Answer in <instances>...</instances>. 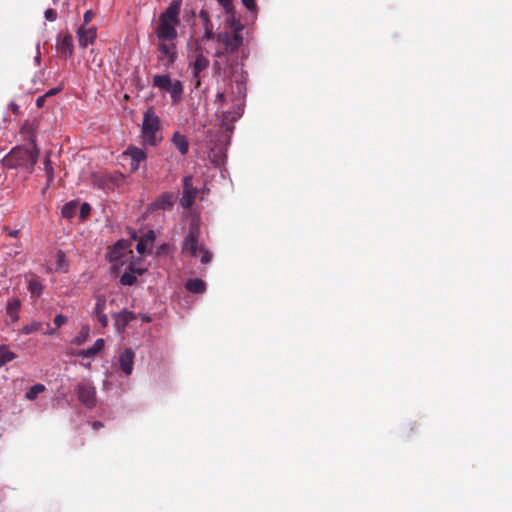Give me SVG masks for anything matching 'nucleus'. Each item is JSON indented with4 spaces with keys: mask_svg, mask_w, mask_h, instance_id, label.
Wrapping results in <instances>:
<instances>
[{
    "mask_svg": "<svg viewBox=\"0 0 512 512\" xmlns=\"http://www.w3.org/2000/svg\"><path fill=\"white\" fill-rule=\"evenodd\" d=\"M198 195V189L193 186V177L185 176L183 178V193L180 198V204L183 208L188 209L194 203Z\"/></svg>",
    "mask_w": 512,
    "mask_h": 512,
    "instance_id": "6e6552de",
    "label": "nucleus"
},
{
    "mask_svg": "<svg viewBox=\"0 0 512 512\" xmlns=\"http://www.w3.org/2000/svg\"><path fill=\"white\" fill-rule=\"evenodd\" d=\"M76 393L79 401L87 408L92 409L96 406V388L89 381H82L77 385Z\"/></svg>",
    "mask_w": 512,
    "mask_h": 512,
    "instance_id": "39448f33",
    "label": "nucleus"
},
{
    "mask_svg": "<svg viewBox=\"0 0 512 512\" xmlns=\"http://www.w3.org/2000/svg\"><path fill=\"white\" fill-rule=\"evenodd\" d=\"M216 37H217V35L214 34L213 28L204 29V37H203L204 40H206V41L216 40Z\"/></svg>",
    "mask_w": 512,
    "mask_h": 512,
    "instance_id": "ea45409f",
    "label": "nucleus"
},
{
    "mask_svg": "<svg viewBox=\"0 0 512 512\" xmlns=\"http://www.w3.org/2000/svg\"><path fill=\"white\" fill-rule=\"evenodd\" d=\"M171 142L181 155H186L188 153L189 143L185 135L179 132H174Z\"/></svg>",
    "mask_w": 512,
    "mask_h": 512,
    "instance_id": "aec40b11",
    "label": "nucleus"
},
{
    "mask_svg": "<svg viewBox=\"0 0 512 512\" xmlns=\"http://www.w3.org/2000/svg\"><path fill=\"white\" fill-rule=\"evenodd\" d=\"M135 353L131 348H126L119 355V366L121 371L129 376L133 372Z\"/></svg>",
    "mask_w": 512,
    "mask_h": 512,
    "instance_id": "4468645a",
    "label": "nucleus"
},
{
    "mask_svg": "<svg viewBox=\"0 0 512 512\" xmlns=\"http://www.w3.org/2000/svg\"><path fill=\"white\" fill-rule=\"evenodd\" d=\"M44 16H45L46 20L53 22L57 18V13L54 9L49 8L45 11Z\"/></svg>",
    "mask_w": 512,
    "mask_h": 512,
    "instance_id": "58836bf2",
    "label": "nucleus"
},
{
    "mask_svg": "<svg viewBox=\"0 0 512 512\" xmlns=\"http://www.w3.org/2000/svg\"><path fill=\"white\" fill-rule=\"evenodd\" d=\"M115 320V327L118 332L122 333L125 331L127 325L135 319V315L133 312L128 310H123L119 313L113 314Z\"/></svg>",
    "mask_w": 512,
    "mask_h": 512,
    "instance_id": "dca6fc26",
    "label": "nucleus"
},
{
    "mask_svg": "<svg viewBox=\"0 0 512 512\" xmlns=\"http://www.w3.org/2000/svg\"><path fill=\"white\" fill-rule=\"evenodd\" d=\"M58 259V265L61 266L62 263L65 261V254L62 251H59L57 254Z\"/></svg>",
    "mask_w": 512,
    "mask_h": 512,
    "instance_id": "49530a36",
    "label": "nucleus"
},
{
    "mask_svg": "<svg viewBox=\"0 0 512 512\" xmlns=\"http://www.w3.org/2000/svg\"><path fill=\"white\" fill-rule=\"evenodd\" d=\"M50 154L51 152L46 153L44 158V171L46 174L47 182L46 186L43 189V193L51 186V184L54 181V168L52 166L51 160H50Z\"/></svg>",
    "mask_w": 512,
    "mask_h": 512,
    "instance_id": "4be33fe9",
    "label": "nucleus"
},
{
    "mask_svg": "<svg viewBox=\"0 0 512 512\" xmlns=\"http://www.w3.org/2000/svg\"><path fill=\"white\" fill-rule=\"evenodd\" d=\"M20 307L21 302L18 298H14L8 302L6 306V313L13 321L18 320Z\"/></svg>",
    "mask_w": 512,
    "mask_h": 512,
    "instance_id": "a878e982",
    "label": "nucleus"
},
{
    "mask_svg": "<svg viewBox=\"0 0 512 512\" xmlns=\"http://www.w3.org/2000/svg\"><path fill=\"white\" fill-rule=\"evenodd\" d=\"M142 320H143V321H146V322H149V321H150V318L145 316V317H143V318H142Z\"/></svg>",
    "mask_w": 512,
    "mask_h": 512,
    "instance_id": "603ef678",
    "label": "nucleus"
},
{
    "mask_svg": "<svg viewBox=\"0 0 512 512\" xmlns=\"http://www.w3.org/2000/svg\"><path fill=\"white\" fill-rule=\"evenodd\" d=\"M181 3L182 0H172L159 19H164L165 22L178 25Z\"/></svg>",
    "mask_w": 512,
    "mask_h": 512,
    "instance_id": "ddd939ff",
    "label": "nucleus"
},
{
    "mask_svg": "<svg viewBox=\"0 0 512 512\" xmlns=\"http://www.w3.org/2000/svg\"><path fill=\"white\" fill-rule=\"evenodd\" d=\"M185 287L189 292L196 293V294H202L206 290L205 282L199 278L189 279L186 282Z\"/></svg>",
    "mask_w": 512,
    "mask_h": 512,
    "instance_id": "5701e85b",
    "label": "nucleus"
},
{
    "mask_svg": "<svg viewBox=\"0 0 512 512\" xmlns=\"http://www.w3.org/2000/svg\"><path fill=\"white\" fill-rule=\"evenodd\" d=\"M171 84H172V80H171V77L169 76V74L155 75L153 77V85L155 87L159 88L160 90L167 92L169 90V87L171 86Z\"/></svg>",
    "mask_w": 512,
    "mask_h": 512,
    "instance_id": "393cba45",
    "label": "nucleus"
},
{
    "mask_svg": "<svg viewBox=\"0 0 512 512\" xmlns=\"http://www.w3.org/2000/svg\"><path fill=\"white\" fill-rule=\"evenodd\" d=\"M160 129V119L155 114L153 108H149L144 113L142 123V135L146 143L155 146L157 144L156 133Z\"/></svg>",
    "mask_w": 512,
    "mask_h": 512,
    "instance_id": "7ed1b4c3",
    "label": "nucleus"
},
{
    "mask_svg": "<svg viewBox=\"0 0 512 512\" xmlns=\"http://www.w3.org/2000/svg\"><path fill=\"white\" fill-rule=\"evenodd\" d=\"M175 203V195L170 192L163 193L153 203L155 209L170 210Z\"/></svg>",
    "mask_w": 512,
    "mask_h": 512,
    "instance_id": "6ab92c4d",
    "label": "nucleus"
},
{
    "mask_svg": "<svg viewBox=\"0 0 512 512\" xmlns=\"http://www.w3.org/2000/svg\"><path fill=\"white\" fill-rule=\"evenodd\" d=\"M45 389L46 388L43 384H35L26 392V398L28 400H35L40 393L45 391Z\"/></svg>",
    "mask_w": 512,
    "mask_h": 512,
    "instance_id": "c756f323",
    "label": "nucleus"
},
{
    "mask_svg": "<svg viewBox=\"0 0 512 512\" xmlns=\"http://www.w3.org/2000/svg\"><path fill=\"white\" fill-rule=\"evenodd\" d=\"M155 241V233L153 230H148L143 236L140 238L136 245V250L139 254H144L147 251H150L153 243Z\"/></svg>",
    "mask_w": 512,
    "mask_h": 512,
    "instance_id": "a211bd4d",
    "label": "nucleus"
},
{
    "mask_svg": "<svg viewBox=\"0 0 512 512\" xmlns=\"http://www.w3.org/2000/svg\"><path fill=\"white\" fill-rule=\"evenodd\" d=\"M167 92L170 94L172 103H178L181 100L183 94L182 83L179 80L172 82Z\"/></svg>",
    "mask_w": 512,
    "mask_h": 512,
    "instance_id": "b1692460",
    "label": "nucleus"
},
{
    "mask_svg": "<svg viewBox=\"0 0 512 512\" xmlns=\"http://www.w3.org/2000/svg\"><path fill=\"white\" fill-rule=\"evenodd\" d=\"M57 51L61 57L67 59L73 55V37L70 33L58 34L56 42Z\"/></svg>",
    "mask_w": 512,
    "mask_h": 512,
    "instance_id": "9d476101",
    "label": "nucleus"
},
{
    "mask_svg": "<svg viewBox=\"0 0 512 512\" xmlns=\"http://www.w3.org/2000/svg\"><path fill=\"white\" fill-rule=\"evenodd\" d=\"M10 107H11V110H12V112H13L14 114H16V115H17V114H19V112H20V108H19V106H18L16 103L12 102V103L10 104Z\"/></svg>",
    "mask_w": 512,
    "mask_h": 512,
    "instance_id": "de8ad7c7",
    "label": "nucleus"
},
{
    "mask_svg": "<svg viewBox=\"0 0 512 512\" xmlns=\"http://www.w3.org/2000/svg\"><path fill=\"white\" fill-rule=\"evenodd\" d=\"M63 90V85H59L58 87H55V88H52L50 90H48L44 95L47 97H51V96H54L56 94H58L59 92H61Z\"/></svg>",
    "mask_w": 512,
    "mask_h": 512,
    "instance_id": "37998d69",
    "label": "nucleus"
},
{
    "mask_svg": "<svg viewBox=\"0 0 512 512\" xmlns=\"http://www.w3.org/2000/svg\"><path fill=\"white\" fill-rule=\"evenodd\" d=\"M78 42L81 48H86L89 44H93L97 37V30L95 27L86 28L81 26L77 30Z\"/></svg>",
    "mask_w": 512,
    "mask_h": 512,
    "instance_id": "2eb2a0df",
    "label": "nucleus"
},
{
    "mask_svg": "<svg viewBox=\"0 0 512 512\" xmlns=\"http://www.w3.org/2000/svg\"><path fill=\"white\" fill-rule=\"evenodd\" d=\"M93 17H94V14L91 10L86 11L84 14V17H83V20H84L83 26L89 24L92 21Z\"/></svg>",
    "mask_w": 512,
    "mask_h": 512,
    "instance_id": "c03bdc74",
    "label": "nucleus"
},
{
    "mask_svg": "<svg viewBox=\"0 0 512 512\" xmlns=\"http://www.w3.org/2000/svg\"><path fill=\"white\" fill-rule=\"evenodd\" d=\"M16 358V354L8 349L6 345H0V368Z\"/></svg>",
    "mask_w": 512,
    "mask_h": 512,
    "instance_id": "bb28decb",
    "label": "nucleus"
},
{
    "mask_svg": "<svg viewBox=\"0 0 512 512\" xmlns=\"http://www.w3.org/2000/svg\"><path fill=\"white\" fill-rule=\"evenodd\" d=\"M90 212H91V206L86 202L82 203L80 206V218L86 219L88 217V215L90 214Z\"/></svg>",
    "mask_w": 512,
    "mask_h": 512,
    "instance_id": "c9c22d12",
    "label": "nucleus"
},
{
    "mask_svg": "<svg viewBox=\"0 0 512 512\" xmlns=\"http://www.w3.org/2000/svg\"><path fill=\"white\" fill-rule=\"evenodd\" d=\"M88 331H89L88 328H82L80 334L73 339L72 343H74L76 345L83 344L88 336Z\"/></svg>",
    "mask_w": 512,
    "mask_h": 512,
    "instance_id": "f704fd0d",
    "label": "nucleus"
},
{
    "mask_svg": "<svg viewBox=\"0 0 512 512\" xmlns=\"http://www.w3.org/2000/svg\"><path fill=\"white\" fill-rule=\"evenodd\" d=\"M105 346V341L102 338H99L95 341L93 346L88 349L79 350L76 355L81 358H90L99 353Z\"/></svg>",
    "mask_w": 512,
    "mask_h": 512,
    "instance_id": "412c9836",
    "label": "nucleus"
},
{
    "mask_svg": "<svg viewBox=\"0 0 512 512\" xmlns=\"http://www.w3.org/2000/svg\"><path fill=\"white\" fill-rule=\"evenodd\" d=\"M246 97V84L243 76L234 80L232 85L231 101L234 107L237 109L235 114L239 117L240 111L243 106L244 99Z\"/></svg>",
    "mask_w": 512,
    "mask_h": 512,
    "instance_id": "0eeeda50",
    "label": "nucleus"
},
{
    "mask_svg": "<svg viewBox=\"0 0 512 512\" xmlns=\"http://www.w3.org/2000/svg\"><path fill=\"white\" fill-rule=\"evenodd\" d=\"M67 320L68 319L66 316H64L62 314H58L54 318V324H55L56 328H60L61 326L66 324Z\"/></svg>",
    "mask_w": 512,
    "mask_h": 512,
    "instance_id": "e433bc0d",
    "label": "nucleus"
},
{
    "mask_svg": "<svg viewBox=\"0 0 512 512\" xmlns=\"http://www.w3.org/2000/svg\"><path fill=\"white\" fill-rule=\"evenodd\" d=\"M226 102H227V96H226L225 92H223V91L218 92L216 95V98H215V103L224 105V104H226Z\"/></svg>",
    "mask_w": 512,
    "mask_h": 512,
    "instance_id": "a19ab883",
    "label": "nucleus"
},
{
    "mask_svg": "<svg viewBox=\"0 0 512 512\" xmlns=\"http://www.w3.org/2000/svg\"><path fill=\"white\" fill-rule=\"evenodd\" d=\"M210 61L207 57L204 56L202 52V48L198 47L196 49L195 61L192 63V74L193 78L196 80L195 86L198 88L201 85L200 81V73L206 70L209 67Z\"/></svg>",
    "mask_w": 512,
    "mask_h": 512,
    "instance_id": "1a4fd4ad",
    "label": "nucleus"
},
{
    "mask_svg": "<svg viewBox=\"0 0 512 512\" xmlns=\"http://www.w3.org/2000/svg\"><path fill=\"white\" fill-rule=\"evenodd\" d=\"M45 101H46V96L43 95V96H40L36 99V106L38 108H42L45 104Z\"/></svg>",
    "mask_w": 512,
    "mask_h": 512,
    "instance_id": "a18cd8bd",
    "label": "nucleus"
},
{
    "mask_svg": "<svg viewBox=\"0 0 512 512\" xmlns=\"http://www.w3.org/2000/svg\"><path fill=\"white\" fill-rule=\"evenodd\" d=\"M199 229L195 226H191L188 234L184 238L182 251L189 253L192 257L200 256L202 264H207L211 261V253L205 249L204 246L198 244Z\"/></svg>",
    "mask_w": 512,
    "mask_h": 512,
    "instance_id": "f03ea898",
    "label": "nucleus"
},
{
    "mask_svg": "<svg viewBox=\"0 0 512 512\" xmlns=\"http://www.w3.org/2000/svg\"><path fill=\"white\" fill-rule=\"evenodd\" d=\"M241 29L242 27H239L233 33L222 32L217 34L216 41L224 45V50L216 52L217 57H223L239 49L243 43V37L240 33Z\"/></svg>",
    "mask_w": 512,
    "mask_h": 512,
    "instance_id": "20e7f679",
    "label": "nucleus"
},
{
    "mask_svg": "<svg viewBox=\"0 0 512 512\" xmlns=\"http://www.w3.org/2000/svg\"><path fill=\"white\" fill-rule=\"evenodd\" d=\"M243 5L249 10V11H255L257 6L255 0H241Z\"/></svg>",
    "mask_w": 512,
    "mask_h": 512,
    "instance_id": "79ce46f5",
    "label": "nucleus"
},
{
    "mask_svg": "<svg viewBox=\"0 0 512 512\" xmlns=\"http://www.w3.org/2000/svg\"><path fill=\"white\" fill-rule=\"evenodd\" d=\"M21 133L29 136L30 147L19 145L14 147L4 158L3 165L8 169H24L28 174L33 173L39 158V148L35 142V136L31 129L23 126Z\"/></svg>",
    "mask_w": 512,
    "mask_h": 512,
    "instance_id": "f257e3e1",
    "label": "nucleus"
},
{
    "mask_svg": "<svg viewBox=\"0 0 512 512\" xmlns=\"http://www.w3.org/2000/svg\"><path fill=\"white\" fill-rule=\"evenodd\" d=\"M103 426H104L103 423L100 421H94L92 423V427L94 430H98V429L102 428Z\"/></svg>",
    "mask_w": 512,
    "mask_h": 512,
    "instance_id": "09e8293b",
    "label": "nucleus"
},
{
    "mask_svg": "<svg viewBox=\"0 0 512 512\" xmlns=\"http://www.w3.org/2000/svg\"><path fill=\"white\" fill-rule=\"evenodd\" d=\"M220 5H222L227 13H230L233 10V0H217Z\"/></svg>",
    "mask_w": 512,
    "mask_h": 512,
    "instance_id": "4c0bfd02",
    "label": "nucleus"
},
{
    "mask_svg": "<svg viewBox=\"0 0 512 512\" xmlns=\"http://www.w3.org/2000/svg\"><path fill=\"white\" fill-rule=\"evenodd\" d=\"M77 207V203L74 201L66 203L61 210L62 216L67 219L74 217L77 211Z\"/></svg>",
    "mask_w": 512,
    "mask_h": 512,
    "instance_id": "c85d7f7f",
    "label": "nucleus"
},
{
    "mask_svg": "<svg viewBox=\"0 0 512 512\" xmlns=\"http://www.w3.org/2000/svg\"><path fill=\"white\" fill-rule=\"evenodd\" d=\"M176 24L165 22L164 19H159V26L156 30V35L160 41H173L177 37Z\"/></svg>",
    "mask_w": 512,
    "mask_h": 512,
    "instance_id": "f8f14e48",
    "label": "nucleus"
},
{
    "mask_svg": "<svg viewBox=\"0 0 512 512\" xmlns=\"http://www.w3.org/2000/svg\"><path fill=\"white\" fill-rule=\"evenodd\" d=\"M18 234H19V231H18V230H11V231H9V232H8V235H9L10 237H14V238H15V237H17V236H18Z\"/></svg>",
    "mask_w": 512,
    "mask_h": 512,
    "instance_id": "8fccbe9b",
    "label": "nucleus"
},
{
    "mask_svg": "<svg viewBox=\"0 0 512 512\" xmlns=\"http://www.w3.org/2000/svg\"><path fill=\"white\" fill-rule=\"evenodd\" d=\"M28 290L32 297H39L42 294L43 286L36 278H31L28 282Z\"/></svg>",
    "mask_w": 512,
    "mask_h": 512,
    "instance_id": "cd10ccee",
    "label": "nucleus"
},
{
    "mask_svg": "<svg viewBox=\"0 0 512 512\" xmlns=\"http://www.w3.org/2000/svg\"><path fill=\"white\" fill-rule=\"evenodd\" d=\"M199 17L202 20L203 28L204 29L213 28V23H212V21L210 19V15H209V12L207 10L201 9L200 12H199Z\"/></svg>",
    "mask_w": 512,
    "mask_h": 512,
    "instance_id": "2f4dec72",
    "label": "nucleus"
},
{
    "mask_svg": "<svg viewBox=\"0 0 512 512\" xmlns=\"http://www.w3.org/2000/svg\"><path fill=\"white\" fill-rule=\"evenodd\" d=\"M137 278L132 273H124L121 278L120 282L123 285L131 286L136 282Z\"/></svg>",
    "mask_w": 512,
    "mask_h": 512,
    "instance_id": "72a5a7b5",
    "label": "nucleus"
},
{
    "mask_svg": "<svg viewBox=\"0 0 512 512\" xmlns=\"http://www.w3.org/2000/svg\"><path fill=\"white\" fill-rule=\"evenodd\" d=\"M41 323L40 322H37V321H33L27 325H25L23 328H22V332L26 335L28 334H32V333H35L37 331L40 330L41 328Z\"/></svg>",
    "mask_w": 512,
    "mask_h": 512,
    "instance_id": "473e14b6",
    "label": "nucleus"
},
{
    "mask_svg": "<svg viewBox=\"0 0 512 512\" xmlns=\"http://www.w3.org/2000/svg\"><path fill=\"white\" fill-rule=\"evenodd\" d=\"M57 328H50L45 332V334H49V335H52L54 334V332L56 331Z\"/></svg>",
    "mask_w": 512,
    "mask_h": 512,
    "instance_id": "3c124183",
    "label": "nucleus"
},
{
    "mask_svg": "<svg viewBox=\"0 0 512 512\" xmlns=\"http://www.w3.org/2000/svg\"><path fill=\"white\" fill-rule=\"evenodd\" d=\"M157 59L162 66L168 69L177 59L176 45L159 41L157 45Z\"/></svg>",
    "mask_w": 512,
    "mask_h": 512,
    "instance_id": "423d86ee",
    "label": "nucleus"
},
{
    "mask_svg": "<svg viewBox=\"0 0 512 512\" xmlns=\"http://www.w3.org/2000/svg\"><path fill=\"white\" fill-rule=\"evenodd\" d=\"M123 157L130 158V168L131 171L135 172L139 169V165L142 161L146 159V153L143 149L129 146L123 153Z\"/></svg>",
    "mask_w": 512,
    "mask_h": 512,
    "instance_id": "9b49d317",
    "label": "nucleus"
},
{
    "mask_svg": "<svg viewBox=\"0 0 512 512\" xmlns=\"http://www.w3.org/2000/svg\"><path fill=\"white\" fill-rule=\"evenodd\" d=\"M93 183L101 189H106L109 188L110 180L104 175H94Z\"/></svg>",
    "mask_w": 512,
    "mask_h": 512,
    "instance_id": "7c9ffc66",
    "label": "nucleus"
},
{
    "mask_svg": "<svg viewBox=\"0 0 512 512\" xmlns=\"http://www.w3.org/2000/svg\"><path fill=\"white\" fill-rule=\"evenodd\" d=\"M106 309V297L104 295H97L96 296V303L94 308V314L97 316L98 321L102 325V327L108 326V317L104 313Z\"/></svg>",
    "mask_w": 512,
    "mask_h": 512,
    "instance_id": "f3484780",
    "label": "nucleus"
}]
</instances>
